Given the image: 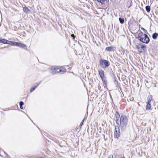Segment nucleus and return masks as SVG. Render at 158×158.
Instances as JSON below:
<instances>
[{
	"label": "nucleus",
	"mask_w": 158,
	"mask_h": 158,
	"mask_svg": "<svg viewBox=\"0 0 158 158\" xmlns=\"http://www.w3.org/2000/svg\"><path fill=\"white\" fill-rule=\"evenodd\" d=\"M118 120L119 122L116 123L118 125V127H120L122 131H124L128 123V120L127 117L124 115H121Z\"/></svg>",
	"instance_id": "1"
},
{
	"label": "nucleus",
	"mask_w": 158,
	"mask_h": 158,
	"mask_svg": "<svg viewBox=\"0 0 158 158\" xmlns=\"http://www.w3.org/2000/svg\"><path fill=\"white\" fill-rule=\"evenodd\" d=\"M138 39L140 42L146 44H148L150 41L148 35L146 34H143L141 31L139 33Z\"/></svg>",
	"instance_id": "2"
},
{
	"label": "nucleus",
	"mask_w": 158,
	"mask_h": 158,
	"mask_svg": "<svg viewBox=\"0 0 158 158\" xmlns=\"http://www.w3.org/2000/svg\"><path fill=\"white\" fill-rule=\"evenodd\" d=\"M64 71L63 69L60 68L58 66H52L49 68V72L50 73L52 74H55L58 73H60L63 74L65 71Z\"/></svg>",
	"instance_id": "3"
},
{
	"label": "nucleus",
	"mask_w": 158,
	"mask_h": 158,
	"mask_svg": "<svg viewBox=\"0 0 158 158\" xmlns=\"http://www.w3.org/2000/svg\"><path fill=\"white\" fill-rule=\"evenodd\" d=\"M100 66L103 69L108 67L110 65V63L108 60L100 59L99 60Z\"/></svg>",
	"instance_id": "4"
},
{
	"label": "nucleus",
	"mask_w": 158,
	"mask_h": 158,
	"mask_svg": "<svg viewBox=\"0 0 158 158\" xmlns=\"http://www.w3.org/2000/svg\"><path fill=\"white\" fill-rule=\"evenodd\" d=\"M8 44L12 46H15L23 48L26 46V45L25 44L21 43L15 41H10L9 42Z\"/></svg>",
	"instance_id": "5"
},
{
	"label": "nucleus",
	"mask_w": 158,
	"mask_h": 158,
	"mask_svg": "<svg viewBox=\"0 0 158 158\" xmlns=\"http://www.w3.org/2000/svg\"><path fill=\"white\" fill-rule=\"evenodd\" d=\"M120 130L119 127L118 126H116L115 127L114 136L115 138H118L120 137Z\"/></svg>",
	"instance_id": "6"
},
{
	"label": "nucleus",
	"mask_w": 158,
	"mask_h": 158,
	"mask_svg": "<svg viewBox=\"0 0 158 158\" xmlns=\"http://www.w3.org/2000/svg\"><path fill=\"white\" fill-rule=\"evenodd\" d=\"M41 81L39 82V83H37L34 85L32 87H31L30 89V92H32L34 90H35V89L37 88L39 85L40 84Z\"/></svg>",
	"instance_id": "7"
},
{
	"label": "nucleus",
	"mask_w": 158,
	"mask_h": 158,
	"mask_svg": "<svg viewBox=\"0 0 158 158\" xmlns=\"http://www.w3.org/2000/svg\"><path fill=\"white\" fill-rule=\"evenodd\" d=\"M23 10L24 12L27 14L31 12V11L26 6L23 7Z\"/></svg>",
	"instance_id": "8"
},
{
	"label": "nucleus",
	"mask_w": 158,
	"mask_h": 158,
	"mask_svg": "<svg viewBox=\"0 0 158 158\" xmlns=\"http://www.w3.org/2000/svg\"><path fill=\"white\" fill-rule=\"evenodd\" d=\"M120 117H121V116H120L119 113L116 111L115 113L116 123H117L119 122L118 120L119 119Z\"/></svg>",
	"instance_id": "9"
},
{
	"label": "nucleus",
	"mask_w": 158,
	"mask_h": 158,
	"mask_svg": "<svg viewBox=\"0 0 158 158\" xmlns=\"http://www.w3.org/2000/svg\"><path fill=\"white\" fill-rule=\"evenodd\" d=\"M98 73L101 78L105 76L104 71L102 70H100L98 71Z\"/></svg>",
	"instance_id": "10"
},
{
	"label": "nucleus",
	"mask_w": 158,
	"mask_h": 158,
	"mask_svg": "<svg viewBox=\"0 0 158 158\" xmlns=\"http://www.w3.org/2000/svg\"><path fill=\"white\" fill-rule=\"evenodd\" d=\"M9 41L4 39H1V43L9 44Z\"/></svg>",
	"instance_id": "11"
},
{
	"label": "nucleus",
	"mask_w": 158,
	"mask_h": 158,
	"mask_svg": "<svg viewBox=\"0 0 158 158\" xmlns=\"http://www.w3.org/2000/svg\"><path fill=\"white\" fill-rule=\"evenodd\" d=\"M151 106L150 103L147 102V105L146 106V109L147 110H150L151 108Z\"/></svg>",
	"instance_id": "12"
},
{
	"label": "nucleus",
	"mask_w": 158,
	"mask_h": 158,
	"mask_svg": "<svg viewBox=\"0 0 158 158\" xmlns=\"http://www.w3.org/2000/svg\"><path fill=\"white\" fill-rule=\"evenodd\" d=\"M158 36V33L155 32L152 34V38L153 39H156Z\"/></svg>",
	"instance_id": "13"
},
{
	"label": "nucleus",
	"mask_w": 158,
	"mask_h": 158,
	"mask_svg": "<svg viewBox=\"0 0 158 158\" xmlns=\"http://www.w3.org/2000/svg\"><path fill=\"white\" fill-rule=\"evenodd\" d=\"M113 48L111 46L107 47L106 48L105 50L106 51H113Z\"/></svg>",
	"instance_id": "14"
},
{
	"label": "nucleus",
	"mask_w": 158,
	"mask_h": 158,
	"mask_svg": "<svg viewBox=\"0 0 158 158\" xmlns=\"http://www.w3.org/2000/svg\"><path fill=\"white\" fill-rule=\"evenodd\" d=\"M102 80V82L103 83H104L105 85H106L107 83V81L106 79V78L105 76L101 78Z\"/></svg>",
	"instance_id": "15"
},
{
	"label": "nucleus",
	"mask_w": 158,
	"mask_h": 158,
	"mask_svg": "<svg viewBox=\"0 0 158 158\" xmlns=\"http://www.w3.org/2000/svg\"><path fill=\"white\" fill-rule=\"evenodd\" d=\"M119 20L120 23L121 24H123L124 23V18L120 17L119 18Z\"/></svg>",
	"instance_id": "16"
},
{
	"label": "nucleus",
	"mask_w": 158,
	"mask_h": 158,
	"mask_svg": "<svg viewBox=\"0 0 158 158\" xmlns=\"http://www.w3.org/2000/svg\"><path fill=\"white\" fill-rule=\"evenodd\" d=\"M145 9L147 12H149L151 10V8L149 6H146Z\"/></svg>",
	"instance_id": "17"
},
{
	"label": "nucleus",
	"mask_w": 158,
	"mask_h": 158,
	"mask_svg": "<svg viewBox=\"0 0 158 158\" xmlns=\"http://www.w3.org/2000/svg\"><path fill=\"white\" fill-rule=\"evenodd\" d=\"M148 101L147 102L151 103V102L152 100V98L151 96L148 97Z\"/></svg>",
	"instance_id": "18"
},
{
	"label": "nucleus",
	"mask_w": 158,
	"mask_h": 158,
	"mask_svg": "<svg viewBox=\"0 0 158 158\" xmlns=\"http://www.w3.org/2000/svg\"><path fill=\"white\" fill-rule=\"evenodd\" d=\"M146 48V46L145 45H143L141 47V48L143 49V50H145Z\"/></svg>",
	"instance_id": "19"
},
{
	"label": "nucleus",
	"mask_w": 158,
	"mask_h": 158,
	"mask_svg": "<svg viewBox=\"0 0 158 158\" xmlns=\"http://www.w3.org/2000/svg\"><path fill=\"white\" fill-rule=\"evenodd\" d=\"M128 2H129L130 3V6H129L128 7V8H129L132 5V2L131 1V0H129L128 1Z\"/></svg>",
	"instance_id": "20"
},
{
	"label": "nucleus",
	"mask_w": 158,
	"mask_h": 158,
	"mask_svg": "<svg viewBox=\"0 0 158 158\" xmlns=\"http://www.w3.org/2000/svg\"><path fill=\"white\" fill-rule=\"evenodd\" d=\"M24 105V102L22 101H20L19 102V106H23Z\"/></svg>",
	"instance_id": "21"
},
{
	"label": "nucleus",
	"mask_w": 158,
	"mask_h": 158,
	"mask_svg": "<svg viewBox=\"0 0 158 158\" xmlns=\"http://www.w3.org/2000/svg\"><path fill=\"white\" fill-rule=\"evenodd\" d=\"M84 120H85V119H84L83 120H82V121L81 122V123H80V126H82L83 125Z\"/></svg>",
	"instance_id": "22"
},
{
	"label": "nucleus",
	"mask_w": 158,
	"mask_h": 158,
	"mask_svg": "<svg viewBox=\"0 0 158 158\" xmlns=\"http://www.w3.org/2000/svg\"><path fill=\"white\" fill-rule=\"evenodd\" d=\"M135 47L138 50L140 49L138 45H136Z\"/></svg>",
	"instance_id": "23"
},
{
	"label": "nucleus",
	"mask_w": 158,
	"mask_h": 158,
	"mask_svg": "<svg viewBox=\"0 0 158 158\" xmlns=\"http://www.w3.org/2000/svg\"><path fill=\"white\" fill-rule=\"evenodd\" d=\"M142 125L143 126H145L146 125V123H141Z\"/></svg>",
	"instance_id": "24"
},
{
	"label": "nucleus",
	"mask_w": 158,
	"mask_h": 158,
	"mask_svg": "<svg viewBox=\"0 0 158 158\" xmlns=\"http://www.w3.org/2000/svg\"><path fill=\"white\" fill-rule=\"evenodd\" d=\"M20 107L21 109H23V107L22 106H20Z\"/></svg>",
	"instance_id": "25"
},
{
	"label": "nucleus",
	"mask_w": 158,
	"mask_h": 158,
	"mask_svg": "<svg viewBox=\"0 0 158 158\" xmlns=\"http://www.w3.org/2000/svg\"><path fill=\"white\" fill-rule=\"evenodd\" d=\"M71 36L73 37V38L74 39V38L75 37V36H74L73 34H72L71 35Z\"/></svg>",
	"instance_id": "26"
},
{
	"label": "nucleus",
	"mask_w": 158,
	"mask_h": 158,
	"mask_svg": "<svg viewBox=\"0 0 158 158\" xmlns=\"http://www.w3.org/2000/svg\"><path fill=\"white\" fill-rule=\"evenodd\" d=\"M141 29H142L143 30V31H144V30H145V29L144 28H143V27H141Z\"/></svg>",
	"instance_id": "27"
},
{
	"label": "nucleus",
	"mask_w": 158,
	"mask_h": 158,
	"mask_svg": "<svg viewBox=\"0 0 158 158\" xmlns=\"http://www.w3.org/2000/svg\"><path fill=\"white\" fill-rule=\"evenodd\" d=\"M1 38H0V43H1Z\"/></svg>",
	"instance_id": "28"
},
{
	"label": "nucleus",
	"mask_w": 158,
	"mask_h": 158,
	"mask_svg": "<svg viewBox=\"0 0 158 158\" xmlns=\"http://www.w3.org/2000/svg\"><path fill=\"white\" fill-rule=\"evenodd\" d=\"M139 52H142V51H139Z\"/></svg>",
	"instance_id": "29"
},
{
	"label": "nucleus",
	"mask_w": 158,
	"mask_h": 158,
	"mask_svg": "<svg viewBox=\"0 0 158 158\" xmlns=\"http://www.w3.org/2000/svg\"><path fill=\"white\" fill-rule=\"evenodd\" d=\"M100 88V87L98 86V89H99Z\"/></svg>",
	"instance_id": "30"
},
{
	"label": "nucleus",
	"mask_w": 158,
	"mask_h": 158,
	"mask_svg": "<svg viewBox=\"0 0 158 158\" xmlns=\"http://www.w3.org/2000/svg\"><path fill=\"white\" fill-rule=\"evenodd\" d=\"M122 158H125L124 157H122Z\"/></svg>",
	"instance_id": "31"
},
{
	"label": "nucleus",
	"mask_w": 158,
	"mask_h": 158,
	"mask_svg": "<svg viewBox=\"0 0 158 158\" xmlns=\"http://www.w3.org/2000/svg\"><path fill=\"white\" fill-rule=\"evenodd\" d=\"M110 158V157H109V158Z\"/></svg>",
	"instance_id": "32"
}]
</instances>
